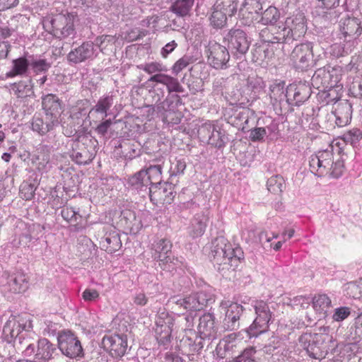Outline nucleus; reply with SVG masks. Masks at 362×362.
<instances>
[{
  "mask_svg": "<svg viewBox=\"0 0 362 362\" xmlns=\"http://www.w3.org/2000/svg\"><path fill=\"white\" fill-rule=\"evenodd\" d=\"M33 327L31 321L23 317L11 315L3 328L4 339L11 343L14 339L18 340L19 344H25V349L23 355L25 357L34 356L37 362H47L53 358L56 347L48 339L41 338L37 341V345L25 341L23 331L28 332Z\"/></svg>",
  "mask_w": 362,
  "mask_h": 362,
  "instance_id": "nucleus-1",
  "label": "nucleus"
},
{
  "mask_svg": "<svg viewBox=\"0 0 362 362\" xmlns=\"http://www.w3.org/2000/svg\"><path fill=\"white\" fill-rule=\"evenodd\" d=\"M192 326V316L170 314L165 310H159L156 318V338L160 346L167 349L175 331L179 329L185 330Z\"/></svg>",
  "mask_w": 362,
  "mask_h": 362,
  "instance_id": "nucleus-2",
  "label": "nucleus"
},
{
  "mask_svg": "<svg viewBox=\"0 0 362 362\" xmlns=\"http://www.w3.org/2000/svg\"><path fill=\"white\" fill-rule=\"evenodd\" d=\"M310 171L318 177L328 176L339 178L342 175L344 166L343 161L338 156L335 159L334 145L331 144L327 149L318 151L310 157Z\"/></svg>",
  "mask_w": 362,
  "mask_h": 362,
  "instance_id": "nucleus-3",
  "label": "nucleus"
},
{
  "mask_svg": "<svg viewBox=\"0 0 362 362\" xmlns=\"http://www.w3.org/2000/svg\"><path fill=\"white\" fill-rule=\"evenodd\" d=\"M127 188L130 190L135 192L138 194H142L144 197L148 194L151 201L156 200L163 202H168L170 198L169 195H173V192H170L167 194V185H162L158 182L160 186H154L153 182L150 180V177L147 175V171L145 169H141L128 178Z\"/></svg>",
  "mask_w": 362,
  "mask_h": 362,
  "instance_id": "nucleus-4",
  "label": "nucleus"
},
{
  "mask_svg": "<svg viewBox=\"0 0 362 362\" xmlns=\"http://www.w3.org/2000/svg\"><path fill=\"white\" fill-rule=\"evenodd\" d=\"M211 261L217 265L218 270L229 269L237 267L243 259V252L239 247H233L232 245L223 236L217 237L211 246Z\"/></svg>",
  "mask_w": 362,
  "mask_h": 362,
  "instance_id": "nucleus-5",
  "label": "nucleus"
},
{
  "mask_svg": "<svg viewBox=\"0 0 362 362\" xmlns=\"http://www.w3.org/2000/svg\"><path fill=\"white\" fill-rule=\"evenodd\" d=\"M214 301V296L211 292L200 291L185 298L179 296H172L169 298L168 305L172 309H176V307H177L186 310L190 313V315L187 316H192L194 318L192 313L199 311L204 307L213 303Z\"/></svg>",
  "mask_w": 362,
  "mask_h": 362,
  "instance_id": "nucleus-6",
  "label": "nucleus"
},
{
  "mask_svg": "<svg viewBox=\"0 0 362 362\" xmlns=\"http://www.w3.org/2000/svg\"><path fill=\"white\" fill-rule=\"evenodd\" d=\"M148 82L153 83L148 90L151 102L157 105L163 100L165 95V88L168 93H180L184 92V88L176 78L165 74L152 75Z\"/></svg>",
  "mask_w": 362,
  "mask_h": 362,
  "instance_id": "nucleus-7",
  "label": "nucleus"
},
{
  "mask_svg": "<svg viewBox=\"0 0 362 362\" xmlns=\"http://www.w3.org/2000/svg\"><path fill=\"white\" fill-rule=\"evenodd\" d=\"M329 338L327 335L323 334L305 333L298 339V349L290 351L300 354L301 349L312 358L322 360L325 358L327 354V349L325 344V341Z\"/></svg>",
  "mask_w": 362,
  "mask_h": 362,
  "instance_id": "nucleus-8",
  "label": "nucleus"
},
{
  "mask_svg": "<svg viewBox=\"0 0 362 362\" xmlns=\"http://www.w3.org/2000/svg\"><path fill=\"white\" fill-rule=\"evenodd\" d=\"M171 248L170 241L165 238L157 239L152 244L151 256L162 270L173 272L180 263L179 259L173 255Z\"/></svg>",
  "mask_w": 362,
  "mask_h": 362,
  "instance_id": "nucleus-9",
  "label": "nucleus"
},
{
  "mask_svg": "<svg viewBox=\"0 0 362 362\" xmlns=\"http://www.w3.org/2000/svg\"><path fill=\"white\" fill-rule=\"evenodd\" d=\"M342 69L340 66L331 67L325 66L317 69L311 78L312 86L323 92H328L337 86L341 78Z\"/></svg>",
  "mask_w": 362,
  "mask_h": 362,
  "instance_id": "nucleus-10",
  "label": "nucleus"
},
{
  "mask_svg": "<svg viewBox=\"0 0 362 362\" xmlns=\"http://www.w3.org/2000/svg\"><path fill=\"white\" fill-rule=\"evenodd\" d=\"M255 310L256 317L253 323L247 330L250 338L256 337L266 332L269 329V325L273 321V313L269 305L263 300H257L252 305Z\"/></svg>",
  "mask_w": 362,
  "mask_h": 362,
  "instance_id": "nucleus-11",
  "label": "nucleus"
},
{
  "mask_svg": "<svg viewBox=\"0 0 362 362\" xmlns=\"http://www.w3.org/2000/svg\"><path fill=\"white\" fill-rule=\"evenodd\" d=\"M290 61L295 69L305 71L316 64L314 59L313 43L305 42L297 45L290 54Z\"/></svg>",
  "mask_w": 362,
  "mask_h": 362,
  "instance_id": "nucleus-12",
  "label": "nucleus"
},
{
  "mask_svg": "<svg viewBox=\"0 0 362 362\" xmlns=\"http://www.w3.org/2000/svg\"><path fill=\"white\" fill-rule=\"evenodd\" d=\"M282 33L285 35L287 42L296 40L304 35L307 30L306 19L304 13L297 11L286 18L285 22L279 25Z\"/></svg>",
  "mask_w": 362,
  "mask_h": 362,
  "instance_id": "nucleus-13",
  "label": "nucleus"
},
{
  "mask_svg": "<svg viewBox=\"0 0 362 362\" xmlns=\"http://www.w3.org/2000/svg\"><path fill=\"white\" fill-rule=\"evenodd\" d=\"M240 304L229 300H223L219 304V312L223 314V327L225 330L233 331L240 327V319L243 313Z\"/></svg>",
  "mask_w": 362,
  "mask_h": 362,
  "instance_id": "nucleus-14",
  "label": "nucleus"
},
{
  "mask_svg": "<svg viewBox=\"0 0 362 362\" xmlns=\"http://www.w3.org/2000/svg\"><path fill=\"white\" fill-rule=\"evenodd\" d=\"M53 35L59 39H74L76 35L74 16L71 13L56 15L52 18Z\"/></svg>",
  "mask_w": 362,
  "mask_h": 362,
  "instance_id": "nucleus-15",
  "label": "nucleus"
},
{
  "mask_svg": "<svg viewBox=\"0 0 362 362\" xmlns=\"http://www.w3.org/2000/svg\"><path fill=\"white\" fill-rule=\"evenodd\" d=\"M0 288L2 291L19 293L28 288V281L25 274L22 272L10 273L4 272L0 276Z\"/></svg>",
  "mask_w": 362,
  "mask_h": 362,
  "instance_id": "nucleus-16",
  "label": "nucleus"
},
{
  "mask_svg": "<svg viewBox=\"0 0 362 362\" xmlns=\"http://www.w3.org/2000/svg\"><path fill=\"white\" fill-rule=\"evenodd\" d=\"M58 346L66 356L74 358L83 356V348L78 337L70 330H63L58 334Z\"/></svg>",
  "mask_w": 362,
  "mask_h": 362,
  "instance_id": "nucleus-17",
  "label": "nucleus"
},
{
  "mask_svg": "<svg viewBox=\"0 0 362 362\" xmlns=\"http://www.w3.org/2000/svg\"><path fill=\"white\" fill-rule=\"evenodd\" d=\"M224 42L227 43L228 51L237 58L244 55L250 47L247 35L240 29L230 30L224 36Z\"/></svg>",
  "mask_w": 362,
  "mask_h": 362,
  "instance_id": "nucleus-18",
  "label": "nucleus"
},
{
  "mask_svg": "<svg viewBox=\"0 0 362 362\" xmlns=\"http://www.w3.org/2000/svg\"><path fill=\"white\" fill-rule=\"evenodd\" d=\"M209 64L216 69H226L230 59L228 49L216 42H210L207 49Z\"/></svg>",
  "mask_w": 362,
  "mask_h": 362,
  "instance_id": "nucleus-19",
  "label": "nucleus"
},
{
  "mask_svg": "<svg viewBox=\"0 0 362 362\" xmlns=\"http://www.w3.org/2000/svg\"><path fill=\"white\" fill-rule=\"evenodd\" d=\"M98 51L91 41L83 42L81 45L72 49L67 54V60L70 64H77L86 60L96 57Z\"/></svg>",
  "mask_w": 362,
  "mask_h": 362,
  "instance_id": "nucleus-20",
  "label": "nucleus"
},
{
  "mask_svg": "<svg viewBox=\"0 0 362 362\" xmlns=\"http://www.w3.org/2000/svg\"><path fill=\"white\" fill-rule=\"evenodd\" d=\"M103 348L113 357L123 356L127 348V338L124 334H106L102 340Z\"/></svg>",
  "mask_w": 362,
  "mask_h": 362,
  "instance_id": "nucleus-21",
  "label": "nucleus"
},
{
  "mask_svg": "<svg viewBox=\"0 0 362 362\" xmlns=\"http://www.w3.org/2000/svg\"><path fill=\"white\" fill-rule=\"evenodd\" d=\"M114 105V97L112 95L106 94L100 97L95 105L89 110V115L95 122L103 120L108 116L112 115V108Z\"/></svg>",
  "mask_w": 362,
  "mask_h": 362,
  "instance_id": "nucleus-22",
  "label": "nucleus"
},
{
  "mask_svg": "<svg viewBox=\"0 0 362 362\" xmlns=\"http://www.w3.org/2000/svg\"><path fill=\"white\" fill-rule=\"evenodd\" d=\"M33 163L41 174L48 173L53 167L50 147L47 145H39L33 155Z\"/></svg>",
  "mask_w": 362,
  "mask_h": 362,
  "instance_id": "nucleus-23",
  "label": "nucleus"
},
{
  "mask_svg": "<svg viewBox=\"0 0 362 362\" xmlns=\"http://www.w3.org/2000/svg\"><path fill=\"white\" fill-rule=\"evenodd\" d=\"M288 100L287 104L300 106L306 101L310 96L311 88L308 83H299L298 84H290L287 87Z\"/></svg>",
  "mask_w": 362,
  "mask_h": 362,
  "instance_id": "nucleus-24",
  "label": "nucleus"
},
{
  "mask_svg": "<svg viewBox=\"0 0 362 362\" xmlns=\"http://www.w3.org/2000/svg\"><path fill=\"white\" fill-rule=\"evenodd\" d=\"M42 104L46 113V119H50L59 125L61 115V103L59 98L54 94H47L42 97Z\"/></svg>",
  "mask_w": 362,
  "mask_h": 362,
  "instance_id": "nucleus-25",
  "label": "nucleus"
},
{
  "mask_svg": "<svg viewBox=\"0 0 362 362\" xmlns=\"http://www.w3.org/2000/svg\"><path fill=\"white\" fill-rule=\"evenodd\" d=\"M214 313H207L199 318L197 330L199 336L204 339H213L216 337L218 327Z\"/></svg>",
  "mask_w": 362,
  "mask_h": 362,
  "instance_id": "nucleus-26",
  "label": "nucleus"
},
{
  "mask_svg": "<svg viewBox=\"0 0 362 362\" xmlns=\"http://www.w3.org/2000/svg\"><path fill=\"white\" fill-rule=\"evenodd\" d=\"M262 9L260 0H245L240 10L239 16L244 25H250L255 19H257L256 15Z\"/></svg>",
  "mask_w": 362,
  "mask_h": 362,
  "instance_id": "nucleus-27",
  "label": "nucleus"
},
{
  "mask_svg": "<svg viewBox=\"0 0 362 362\" xmlns=\"http://www.w3.org/2000/svg\"><path fill=\"white\" fill-rule=\"evenodd\" d=\"M189 329L191 336L187 335L182 337L180 341L179 349L182 354L190 356H194L195 353L203 348L202 341L203 339L193 333L190 328Z\"/></svg>",
  "mask_w": 362,
  "mask_h": 362,
  "instance_id": "nucleus-28",
  "label": "nucleus"
},
{
  "mask_svg": "<svg viewBox=\"0 0 362 362\" xmlns=\"http://www.w3.org/2000/svg\"><path fill=\"white\" fill-rule=\"evenodd\" d=\"M209 221V211L206 209L197 213L191 221L189 234L193 238L201 237L205 232Z\"/></svg>",
  "mask_w": 362,
  "mask_h": 362,
  "instance_id": "nucleus-29",
  "label": "nucleus"
},
{
  "mask_svg": "<svg viewBox=\"0 0 362 362\" xmlns=\"http://www.w3.org/2000/svg\"><path fill=\"white\" fill-rule=\"evenodd\" d=\"M182 105V99L180 95L176 93H168V96L160 101L159 103L156 105L155 107H150L153 112L157 110L158 113H160L162 117L168 114L171 115V112H175V110Z\"/></svg>",
  "mask_w": 362,
  "mask_h": 362,
  "instance_id": "nucleus-30",
  "label": "nucleus"
},
{
  "mask_svg": "<svg viewBox=\"0 0 362 362\" xmlns=\"http://www.w3.org/2000/svg\"><path fill=\"white\" fill-rule=\"evenodd\" d=\"M286 83L282 81H275L269 86V98L273 105L287 104L288 98L287 88H285Z\"/></svg>",
  "mask_w": 362,
  "mask_h": 362,
  "instance_id": "nucleus-31",
  "label": "nucleus"
},
{
  "mask_svg": "<svg viewBox=\"0 0 362 362\" xmlns=\"http://www.w3.org/2000/svg\"><path fill=\"white\" fill-rule=\"evenodd\" d=\"M201 130H206L209 134V144L218 148L223 147L226 144V136L221 128L216 124L215 121L205 122Z\"/></svg>",
  "mask_w": 362,
  "mask_h": 362,
  "instance_id": "nucleus-32",
  "label": "nucleus"
},
{
  "mask_svg": "<svg viewBox=\"0 0 362 362\" xmlns=\"http://www.w3.org/2000/svg\"><path fill=\"white\" fill-rule=\"evenodd\" d=\"M29 67L30 61L24 56L13 59L11 69L6 73L4 79L13 78L17 76H27Z\"/></svg>",
  "mask_w": 362,
  "mask_h": 362,
  "instance_id": "nucleus-33",
  "label": "nucleus"
},
{
  "mask_svg": "<svg viewBox=\"0 0 362 362\" xmlns=\"http://www.w3.org/2000/svg\"><path fill=\"white\" fill-rule=\"evenodd\" d=\"M100 245L107 252L112 254L118 251L122 247V242L119 235L115 228L106 233L100 241Z\"/></svg>",
  "mask_w": 362,
  "mask_h": 362,
  "instance_id": "nucleus-34",
  "label": "nucleus"
},
{
  "mask_svg": "<svg viewBox=\"0 0 362 362\" xmlns=\"http://www.w3.org/2000/svg\"><path fill=\"white\" fill-rule=\"evenodd\" d=\"M10 92L18 98L25 99L33 95L32 80H21L10 84Z\"/></svg>",
  "mask_w": 362,
  "mask_h": 362,
  "instance_id": "nucleus-35",
  "label": "nucleus"
},
{
  "mask_svg": "<svg viewBox=\"0 0 362 362\" xmlns=\"http://www.w3.org/2000/svg\"><path fill=\"white\" fill-rule=\"evenodd\" d=\"M259 37L262 42L267 43H286L285 35L282 33L279 26L274 27L272 30L264 28L261 30Z\"/></svg>",
  "mask_w": 362,
  "mask_h": 362,
  "instance_id": "nucleus-36",
  "label": "nucleus"
},
{
  "mask_svg": "<svg viewBox=\"0 0 362 362\" xmlns=\"http://www.w3.org/2000/svg\"><path fill=\"white\" fill-rule=\"evenodd\" d=\"M334 113L336 117V124L338 127L346 126L351 120V106L346 102L339 103Z\"/></svg>",
  "mask_w": 362,
  "mask_h": 362,
  "instance_id": "nucleus-37",
  "label": "nucleus"
},
{
  "mask_svg": "<svg viewBox=\"0 0 362 362\" xmlns=\"http://www.w3.org/2000/svg\"><path fill=\"white\" fill-rule=\"evenodd\" d=\"M94 154L83 145L76 149H73L70 157L78 165H87L94 158Z\"/></svg>",
  "mask_w": 362,
  "mask_h": 362,
  "instance_id": "nucleus-38",
  "label": "nucleus"
},
{
  "mask_svg": "<svg viewBox=\"0 0 362 362\" xmlns=\"http://www.w3.org/2000/svg\"><path fill=\"white\" fill-rule=\"evenodd\" d=\"M360 23L359 19L356 18L345 19L341 28L344 36L346 37L360 35L362 30Z\"/></svg>",
  "mask_w": 362,
  "mask_h": 362,
  "instance_id": "nucleus-39",
  "label": "nucleus"
},
{
  "mask_svg": "<svg viewBox=\"0 0 362 362\" xmlns=\"http://www.w3.org/2000/svg\"><path fill=\"white\" fill-rule=\"evenodd\" d=\"M259 239L264 250H274L275 251V245L276 242L281 239V237L279 233L272 230H264L260 233Z\"/></svg>",
  "mask_w": 362,
  "mask_h": 362,
  "instance_id": "nucleus-40",
  "label": "nucleus"
},
{
  "mask_svg": "<svg viewBox=\"0 0 362 362\" xmlns=\"http://www.w3.org/2000/svg\"><path fill=\"white\" fill-rule=\"evenodd\" d=\"M88 117L92 118L89 115V111H88L86 107L79 104L71 107L69 120L72 121V122L78 125V127H81L85 119Z\"/></svg>",
  "mask_w": 362,
  "mask_h": 362,
  "instance_id": "nucleus-41",
  "label": "nucleus"
},
{
  "mask_svg": "<svg viewBox=\"0 0 362 362\" xmlns=\"http://www.w3.org/2000/svg\"><path fill=\"white\" fill-rule=\"evenodd\" d=\"M331 306V299L326 294H317L313 298V307L317 313L325 315Z\"/></svg>",
  "mask_w": 362,
  "mask_h": 362,
  "instance_id": "nucleus-42",
  "label": "nucleus"
},
{
  "mask_svg": "<svg viewBox=\"0 0 362 362\" xmlns=\"http://www.w3.org/2000/svg\"><path fill=\"white\" fill-rule=\"evenodd\" d=\"M194 0H176L171 5L170 10L178 16L184 17L189 14Z\"/></svg>",
  "mask_w": 362,
  "mask_h": 362,
  "instance_id": "nucleus-43",
  "label": "nucleus"
},
{
  "mask_svg": "<svg viewBox=\"0 0 362 362\" xmlns=\"http://www.w3.org/2000/svg\"><path fill=\"white\" fill-rule=\"evenodd\" d=\"M60 214L65 221L74 226L76 228L78 221L81 218L79 210L69 206H63L60 211Z\"/></svg>",
  "mask_w": 362,
  "mask_h": 362,
  "instance_id": "nucleus-44",
  "label": "nucleus"
},
{
  "mask_svg": "<svg viewBox=\"0 0 362 362\" xmlns=\"http://www.w3.org/2000/svg\"><path fill=\"white\" fill-rule=\"evenodd\" d=\"M57 126L58 125L50 119H47L46 124L45 125L42 119L40 117H33L31 122L32 130L38 133L40 135L45 134L47 132L52 130L54 127Z\"/></svg>",
  "mask_w": 362,
  "mask_h": 362,
  "instance_id": "nucleus-45",
  "label": "nucleus"
},
{
  "mask_svg": "<svg viewBox=\"0 0 362 362\" xmlns=\"http://www.w3.org/2000/svg\"><path fill=\"white\" fill-rule=\"evenodd\" d=\"M280 16L279 9L275 6H270L262 13L259 22L263 25H274L279 21Z\"/></svg>",
  "mask_w": 362,
  "mask_h": 362,
  "instance_id": "nucleus-46",
  "label": "nucleus"
},
{
  "mask_svg": "<svg viewBox=\"0 0 362 362\" xmlns=\"http://www.w3.org/2000/svg\"><path fill=\"white\" fill-rule=\"evenodd\" d=\"M254 112L249 108H242L233 115L234 122L243 129L249 124L250 119L252 117Z\"/></svg>",
  "mask_w": 362,
  "mask_h": 362,
  "instance_id": "nucleus-47",
  "label": "nucleus"
},
{
  "mask_svg": "<svg viewBox=\"0 0 362 362\" xmlns=\"http://www.w3.org/2000/svg\"><path fill=\"white\" fill-rule=\"evenodd\" d=\"M214 6L215 9H219L228 16H232L237 10L235 0H216Z\"/></svg>",
  "mask_w": 362,
  "mask_h": 362,
  "instance_id": "nucleus-48",
  "label": "nucleus"
},
{
  "mask_svg": "<svg viewBox=\"0 0 362 362\" xmlns=\"http://www.w3.org/2000/svg\"><path fill=\"white\" fill-rule=\"evenodd\" d=\"M137 68L140 70H143L148 74H161L163 71H165L166 67L160 62H151L148 63L141 64L137 66Z\"/></svg>",
  "mask_w": 362,
  "mask_h": 362,
  "instance_id": "nucleus-49",
  "label": "nucleus"
},
{
  "mask_svg": "<svg viewBox=\"0 0 362 362\" xmlns=\"http://www.w3.org/2000/svg\"><path fill=\"white\" fill-rule=\"evenodd\" d=\"M98 288H95L93 287H87L82 293L81 298L83 300L88 303H95L99 300L100 299V288L103 287L101 284L96 283L95 284Z\"/></svg>",
  "mask_w": 362,
  "mask_h": 362,
  "instance_id": "nucleus-50",
  "label": "nucleus"
},
{
  "mask_svg": "<svg viewBox=\"0 0 362 362\" xmlns=\"http://www.w3.org/2000/svg\"><path fill=\"white\" fill-rule=\"evenodd\" d=\"M267 189L274 194H279L284 187V180L280 175L272 176L267 182Z\"/></svg>",
  "mask_w": 362,
  "mask_h": 362,
  "instance_id": "nucleus-51",
  "label": "nucleus"
},
{
  "mask_svg": "<svg viewBox=\"0 0 362 362\" xmlns=\"http://www.w3.org/2000/svg\"><path fill=\"white\" fill-rule=\"evenodd\" d=\"M228 15L219 9H215L213 6V11L210 17L211 25L215 28H221L226 24Z\"/></svg>",
  "mask_w": 362,
  "mask_h": 362,
  "instance_id": "nucleus-52",
  "label": "nucleus"
},
{
  "mask_svg": "<svg viewBox=\"0 0 362 362\" xmlns=\"http://www.w3.org/2000/svg\"><path fill=\"white\" fill-rule=\"evenodd\" d=\"M284 303L291 306L293 308L298 307L308 308L310 303V298L305 296H298L293 298H288L287 299H284Z\"/></svg>",
  "mask_w": 362,
  "mask_h": 362,
  "instance_id": "nucleus-53",
  "label": "nucleus"
},
{
  "mask_svg": "<svg viewBox=\"0 0 362 362\" xmlns=\"http://www.w3.org/2000/svg\"><path fill=\"white\" fill-rule=\"evenodd\" d=\"M30 66L35 74H45L50 67V64L45 59H35L30 62Z\"/></svg>",
  "mask_w": 362,
  "mask_h": 362,
  "instance_id": "nucleus-54",
  "label": "nucleus"
},
{
  "mask_svg": "<svg viewBox=\"0 0 362 362\" xmlns=\"http://www.w3.org/2000/svg\"><path fill=\"white\" fill-rule=\"evenodd\" d=\"M36 188L35 183L23 182L20 186L21 197L25 200H31L34 197Z\"/></svg>",
  "mask_w": 362,
  "mask_h": 362,
  "instance_id": "nucleus-55",
  "label": "nucleus"
},
{
  "mask_svg": "<svg viewBox=\"0 0 362 362\" xmlns=\"http://www.w3.org/2000/svg\"><path fill=\"white\" fill-rule=\"evenodd\" d=\"M256 349L250 346L245 349L242 353L230 362H257L255 359Z\"/></svg>",
  "mask_w": 362,
  "mask_h": 362,
  "instance_id": "nucleus-56",
  "label": "nucleus"
},
{
  "mask_svg": "<svg viewBox=\"0 0 362 362\" xmlns=\"http://www.w3.org/2000/svg\"><path fill=\"white\" fill-rule=\"evenodd\" d=\"M186 162L184 159H175L171 163L169 170L170 177L183 175L186 169Z\"/></svg>",
  "mask_w": 362,
  "mask_h": 362,
  "instance_id": "nucleus-57",
  "label": "nucleus"
},
{
  "mask_svg": "<svg viewBox=\"0 0 362 362\" xmlns=\"http://www.w3.org/2000/svg\"><path fill=\"white\" fill-rule=\"evenodd\" d=\"M362 139V132L358 129H353L344 134V140L355 146Z\"/></svg>",
  "mask_w": 362,
  "mask_h": 362,
  "instance_id": "nucleus-58",
  "label": "nucleus"
},
{
  "mask_svg": "<svg viewBox=\"0 0 362 362\" xmlns=\"http://www.w3.org/2000/svg\"><path fill=\"white\" fill-rule=\"evenodd\" d=\"M115 42V37L113 35H102L98 37L94 43L95 47L98 49H100V52H103L104 49L107 46L108 44H113Z\"/></svg>",
  "mask_w": 362,
  "mask_h": 362,
  "instance_id": "nucleus-59",
  "label": "nucleus"
},
{
  "mask_svg": "<svg viewBox=\"0 0 362 362\" xmlns=\"http://www.w3.org/2000/svg\"><path fill=\"white\" fill-rule=\"evenodd\" d=\"M192 62V58L190 56L185 55L178 59L173 66V73L177 75L181 71L185 69Z\"/></svg>",
  "mask_w": 362,
  "mask_h": 362,
  "instance_id": "nucleus-60",
  "label": "nucleus"
},
{
  "mask_svg": "<svg viewBox=\"0 0 362 362\" xmlns=\"http://www.w3.org/2000/svg\"><path fill=\"white\" fill-rule=\"evenodd\" d=\"M122 217L127 219L126 224L129 228H139L142 226L140 222L137 223L135 214L132 211H124L122 213Z\"/></svg>",
  "mask_w": 362,
  "mask_h": 362,
  "instance_id": "nucleus-61",
  "label": "nucleus"
},
{
  "mask_svg": "<svg viewBox=\"0 0 362 362\" xmlns=\"http://www.w3.org/2000/svg\"><path fill=\"white\" fill-rule=\"evenodd\" d=\"M351 314V310L348 307H339L335 308L332 315V319L336 322H341L346 319Z\"/></svg>",
  "mask_w": 362,
  "mask_h": 362,
  "instance_id": "nucleus-62",
  "label": "nucleus"
},
{
  "mask_svg": "<svg viewBox=\"0 0 362 362\" xmlns=\"http://www.w3.org/2000/svg\"><path fill=\"white\" fill-rule=\"evenodd\" d=\"M294 234L295 230L293 228H286L281 233H280L281 239L279 240L275 245V251L280 250L283 244L293 237Z\"/></svg>",
  "mask_w": 362,
  "mask_h": 362,
  "instance_id": "nucleus-63",
  "label": "nucleus"
},
{
  "mask_svg": "<svg viewBox=\"0 0 362 362\" xmlns=\"http://www.w3.org/2000/svg\"><path fill=\"white\" fill-rule=\"evenodd\" d=\"M347 294L353 298H359L362 296V286H359L356 283L350 282L347 284Z\"/></svg>",
  "mask_w": 362,
  "mask_h": 362,
  "instance_id": "nucleus-64",
  "label": "nucleus"
}]
</instances>
